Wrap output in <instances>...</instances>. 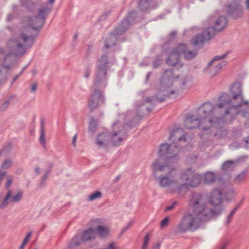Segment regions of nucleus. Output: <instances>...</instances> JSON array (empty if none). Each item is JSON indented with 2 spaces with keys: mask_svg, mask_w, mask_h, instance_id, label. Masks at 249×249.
Segmentation results:
<instances>
[{
  "mask_svg": "<svg viewBox=\"0 0 249 249\" xmlns=\"http://www.w3.org/2000/svg\"><path fill=\"white\" fill-rule=\"evenodd\" d=\"M51 8L48 6H43L41 7L38 10V16H44L49 14Z\"/></svg>",
  "mask_w": 249,
  "mask_h": 249,
  "instance_id": "e433bc0d",
  "label": "nucleus"
},
{
  "mask_svg": "<svg viewBox=\"0 0 249 249\" xmlns=\"http://www.w3.org/2000/svg\"><path fill=\"white\" fill-rule=\"evenodd\" d=\"M162 60L160 59L157 58L153 62V67L154 69H157L161 64Z\"/></svg>",
  "mask_w": 249,
  "mask_h": 249,
  "instance_id": "864d4df0",
  "label": "nucleus"
},
{
  "mask_svg": "<svg viewBox=\"0 0 249 249\" xmlns=\"http://www.w3.org/2000/svg\"><path fill=\"white\" fill-rule=\"evenodd\" d=\"M221 103L213 106V116L219 117L218 121L222 117L228 116L231 120L234 119L236 115L240 113L238 109L241 107L240 103H237L233 101L231 97L227 93H223L219 97Z\"/></svg>",
  "mask_w": 249,
  "mask_h": 249,
  "instance_id": "7ed1b4c3",
  "label": "nucleus"
},
{
  "mask_svg": "<svg viewBox=\"0 0 249 249\" xmlns=\"http://www.w3.org/2000/svg\"><path fill=\"white\" fill-rule=\"evenodd\" d=\"M105 97L104 93L100 90L94 89L88 101V106L91 112L95 110L98 106L104 103Z\"/></svg>",
  "mask_w": 249,
  "mask_h": 249,
  "instance_id": "9b49d317",
  "label": "nucleus"
},
{
  "mask_svg": "<svg viewBox=\"0 0 249 249\" xmlns=\"http://www.w3.org/2000/svg\"><path fill=\"white\" fill-rule=\"evenodd\" d=\"M201 179L199 175L196 174L195 173L193 176V177L191 178L190 180H189V185L192 187H196L200 182Z\"/></svg>",
  "mask_w": 249,
  "mask_h": 249,
  "instance_id": "473e14b6",
  "label": "nucleus"
},
{
  "mask_svg": "<svg viewBox=\"0 0 249 249\" xmlns=\"http://www.w3.org/2000/svg\"><path fill=\"white\" fill-rule=\"evenodd\" d=\"M109 63L108 56L107 53H104L98 58L95 70L107 72Z\"/></svg>",
  "mask_w": 249,
  "mask_h": 249,
  "instance_id": "f3484780",
  "label": "nucleus"
},
{
  "mask_svg": "<svg viewBox=\"0 0 249 249\" xmlns=\"http://www.w3.org/2000/svg\"><path fill=\"white\" fill-rule=\"evenodd\" d=\"M227 54H228V53H227L222 55H220V56H218V55L215 56L214 57L213 59L214 61L220 60L222 59L223 58H225L227 56Z\"/></svg>",
  "mask_w": 249,
  "mask_h": 249,
  "instance_id": "6e6d98bb",
  "label": "nucleus"
},
{
  "mask_svg": "<svg viewBox=\"0 0 249 249\" xmlns=\"http://www.w3.org/2000/svg\"><path fill=\"white\" fill-rule=\"evenodd\" d=\"M121 132V131H118L117 132H114L113 134H110L109 135L110 141L113 146H118L123 141V138L122 137L118 136L119 135V133Z\"/></svg>",
  "mask_w": 249,
  "mask_h": 249,
  "instance_id": "b1692460",
  "label": "nucleus"
},
{
  "mask_svg": "<svg viewBox=\"0 0 249 249\" xmlns=\"http://www.w3.org/2000/svg\"><path fill=\"white\" fill-rule=\"evenodd\" d=\"M10 53H5V50L3 48H0V60L5 62L6 60L11 55Z\"/></svg>",
  "mask_w": 249,
  "mask_h": 249,
  "instance_id": "c9c22d12",
  "label": "nucleus"
},
{
  "mask_svg": "<svg viewBox=\"0 0 249 249\" xmlns=\"http://www.w3.org/2000/svg\"><path fill=\"white\" fill-rule=\"evenodd\" d=\"M81 235L82 242L92 241L96 237V230L93 228H89L84 231Z\"/></svg>",
  "mask_w": 249,
  "mask_h": 249,
  "instance_id": "aec40b11",
  "label": "nucleus"
},
{
  "mask_svg": "<svg viewBox=\"0 0 249 249\" xmlns=\"http://www.w3.org/2000/svg\"><path fill=\"white\" fill-rule=\"evenodd\" d=\"M36 3L30 1L25 7L30 11H34L36 9Z\"/></svg>",
  "mask_w": 249,
  "mask_h": 249,
  "instance_id": "c03bdc74",
  "label": "nucleus"
},
{
  "mask_svg": "<svg viewBox=\"0 0 249 249\" xmlns=\"http://www.w3.org/2000/svg\"><path fill=\"white\" fill-rule=\"evenodd\" d=\"M243 200L244 198H243L233 209H235V210L237 211L238 209L240 207V206L242 204Z\"/></svg>",
  "mask_w": 249,
  "mask_h": 249,
  "instance_id": "0e129e2a",
  "label": "nucleus"
},
{
  "mask_svg": "<svg viewBox=\"0 0 249 249\" xmlns=\"http://www.w3.org/2000/svg\"><path fill=\"white\" fill-rule=\"evenodd\" d=\"M178 148L176 145H171L167 143L160 145L159 158L152 163L153 175L159 180L161 187H169L174 184L180 191L186 184H178L176 178L177 171L174 164L178 160Z\"/></svg>",
  "mask_w": 249,
  "mask_h": 249,
  "instance_id": "f257e3e1",
  "label": "nucleus"
},
{
  "mask_svg": "<svg viewBox=\"0 0 249 249\" xmlns=\"http://www.w3.org/2000/svg\"><path fill=\"white\" fill-rule=\"evenodd\" d=\"M102 196V193L100 191H96L89 196V199L92 201Z\"/></svg>",
  "mask_w": 249,
  "mask_h": 249,
  "instance_id": "ea45409f",
  "label": "nucleus"
},
{
  "mask_svg": "<svg viewBox=\"0 0 249 249\" xmlns=\"http://www.w3.org/2000/svg\"><path fill=\"white\" fill-rule=\"evenodd\" d=\"M227 8L229 14L238 15L242 13L243 11L242 7L236 0H234L227 5Z\"/></svg>",
  "mask_w": 249,
  "mask_h": 249,
  "instance_id": "6ab92c4d",
  "label": "nucleus"
},
{
  "mask_svg": "<svg viewBox=\"0 0 249 249\" xmlns=\"http://www.w3.org/2000/svg\"><path fill=\"white\" fill-rule=\"evenodd\" d=\"M137 17H127L123 19L120 23L114 28L113 32L109 34L108 36L105 41V47L109 49L110 47L116 45L117 42V36L125 34L130 26L135 24L136 18Z\"/></svg>",
  "mask_w": 249,
  "mask_h": 249,
  "instance_id": "423d86ee",
  "label": "nucleus"
},
{
  "mask_svg": "<svg viewBox=\"0 0 249 249\" xmlns=\"http://www.w3.org/2000/svg\"><path fill=\"white\" fill-rule=\"evenodd\" d=\"M108 138H109V134L106 133L99 134L96 138L97 144L101 147H106Z\"/></svg>",
  "mask_w": 249,
  "mask_h": 249,
  "instance_id": "5701e85b",
  "label": "nucleus"
},
{
  "mask_svg": "<svg viewBox=\"0 0 249 249\" xmlns=\"http://www.w3.org/2000/svg\"><path fill=\"white\" fill-rule=\"evenodd\" d=\"M199 225V218L191 214H188L183 216L182 221L178 225V231L182 233L188 231H195L198 229Z\"/></svg>",
  "mask_w": 249,
  "mask_h": 249,
  "instance_id": "1a4fd4ad",
  "label": "nucleus"
},
{
  "mask_svg": "<svg viewBox=\"0 0 249 249\" xmlns=\"http://www.w3.org/2000/svg\"><path fill=\"white\" fill-rule=\"evenodd\" d=\"M169 221V217L167 216V217H165L164 218H163L160 222V228H163L165 227V226H166L168 225Z\"/></svg>",
  "mask_w": 249,
  "mask_h": 249,
  "instance_id": "8fccbe9b",
  "label": "nucleus"
},
{
  "mask_svg": "<svg viewBox=\"0 0 249 249\" xmlns=\"http://www.w3.org/2000/svg\"><path fill=\"white\" fill-rule=\"evenodd\" d=\"M217 33L212 26L205 28L202 33L196 35L191 43L195 47L202 48L205 43L212 39Z\"/></svg>",
  "mask_w": 249,
  "mask_h": 249,
  "instance_id": "9d476101",
  "label": "nucleus"
},
{
  "mask_svg": "<svg viewBox=\"0 0 249 249\" xmlns=\"http://www.w3.org/2000/svg\"><path fill=\"white\" fill-rule=\"evenodd\" d=\"M97 122L93 117H91L90 119V122L89 125V130L91 133H93L95 131L97 127Z\"/></svg>",
  "mask_w": 249,
  "mask_h": 249,
  "instance_id": "f704fd0d",
  "label": "nucleus"
},
{
  "mask_svg": "<svg viewBox=\"0 0 249 249\" xmlns=\"http://www.w3.org/2000/svg\"><path fill=\"white\" fill-rule=\"evenodd\" d=\"M177 203V201H174L172 205H171L170 206H168L165 208V211H171L173 210L175 208V206Z\"/></svg>",
  "mask_w": 249,
  "mask_h": 249,
  "instance_id": "5fc2aeb1",
  "label": "nucleus"
},
{
  "mask_svg": "<svg viewBox=\"0 0 249 249\" xmlns=\"http://www.w3.org/2000/svg\"><path fill=\"white\" fill-rule=\"evenodd\" d=\"M191 201L193 204L194 213L198 214L202 213L206 207V203L202 196L199 194L194 195Z\"/></svg>",
  "mask_w": 249,
  "mask_h": 249,
  "instance_id": "4468645a",
  "label": "nucleus"
},
{
  "mask_svg": "<svg viewBox=\"0 0 249 249\" xmlns=\"http://www.w3.org/2000/svg\"><path fill=\"white\" fill-rule=\"evenodd\" d=\"M90 74V67L89 66H88L84 71V76L85 78L88 79L89 77Z\"/></svg>",
  "mask_w": 249,
  "mask_h": 249,
  "instance_id": "603ef678",
  "label": "nucleus"
},
{
  "mask_svg": "<svg viewBox=\"0 0 249 249\" xmlns=\"http://www.w3.org/2000/svg\"><path fill=\"white\" fill-rule=\"evenodd\" d=\"M31 235H32V232L31 231H30V232H28L27 233L26 237L23 240V241L22 244L19 247V249H23L24 247H25V246L26 245V244L28 242L29 239L30 238Z\"/></svg>",
  "mask_w": 249,
  "mask_h": 249,
  "instance_id": "a18cd8bd",
  "label": "nucleus"
},
{
  "mask_svg": "<svg viewBox=\"0 0 249 249\" xmlns=\"http://www.w3.org/2000/svg\"><path fill=\"white\" fill-rule=\"evenodd\" d=\"M12 161L10 159H7L5 160L1 165V168L2 169H6L9 168L12 165Z\"/></svg>",
  "mask_w": 249,
  "mask_h": 249,
  "instance_id": "79ce46f5",
  "label": "nucleus"
},
{
  "mask_svg": "<svg viewBox=\"0 0 249 249\" xmlns=\"http://www.w3.org/2000/svg\"><path fill=\"white\" fill-rule=\"evenodd\" d=\"M81 242H82L81 235H75L70 243L68 249H72L75 247L79 246L81 244Z\"/></svg>",
  "mask_w": 249,
  "mask_h": 249,
  "instance_id": "c756f323",
  "label": "nucleus"
},
{
  "mask_svg": "<svg viewBox=\"0 0 249 249\" xmlns=\"http://www.w3.org/2000/svg\"><path fill=\"white\" fill-rule=\"evenodd\" d=\"M187 50L188 47L187 45L185 44L181 43L176 47L173 51L175 53H177L180 56V55L181 54L184 55Z\"/></svg>",
  "mask_w": 249,
  "mask_h": 249,
  "instance_id": "2f4dec72",
  "label": "nucleus"
},
{
  "mask_svg": "<svg viewBox=\"0 0 249 249\" xmlns=\"http://www.w3.org/2000/svg\"><path fill=\"white\" fill-rule=\"evenodd\" d=\"M133 224L132 222H129L125 227H124L123 230L122 231L121 233H123L125 232L127 230H128L132 226Z\"/></svg>",
  "mask_w": 249,
  "mask_h": 249,
  "instance_id": "13d9d810",
  "label": "nucleus"
},
{
  "mask_svg": "<svg viewBox=\"0 0 249 249\" xmlns=\"http://www.w3.org/2000/svg\"><path fill=\"white\" fill-rule=\"evenodd\" d=\"M152 0H140L138 6L141 11H146L150 9Z\"/></svg>",
  "mask_w": 249,
  "mask_h": 249,
  "instance_id": "a878e982",
  "label": "nucleus"
},
{
  "mask_svg": "<svg viewBox=\"0 0 249 249\" xmlns=\"http://www.w3.org/2000/svg\"><path fill=\"white\" fill-rule=\"evenodd\" d=\"M230 91L233 101H235L237 103H240L241 107L243 105L247 106V108L243 109L241 113L244 118L249 117V102L243 101L244 97L241 83H234L231 87Z\"/></svg>",
  "mask_w": 249,
  "mask_h": 249,
  "instance_id": "6e6552de",
  "label": "nucleus"
},
{
  "mask_svg": "<svg viewBox=\"0 0 249 249\" xmlns=\"http://www.w3.org/2000/svg\"><path fill=\"white\" fill-rule=\"evenodd\" d=\"M12 195V192L11 190H8L2 203L0 205V208L1 209H4L9 204L10 201L11 202H18L20 201L23 196V193L21 191L18 192L16 195L13 196Z\"/></svg>",
  "mask_w": 249,
  "mask_h": 249,
  "instance_id": "2eb2a0df",
  "label": "nucleus"
},
{
  "mask_svg": "<svg viewBox=\"0 0 249 249\" xmlns=\"http://www.w3.org/2000/svg\"><path fill=\"white\" fill-rule=\"evenodd\" d=\"M96 235L98 234L100 237L105 238L107 237L110 233V230L103 226H97L96 230Z\"/></svg>",
  "mask_w": 249,
  "mask_h": 249,
  "instance_id": "393cba45",
  "label": "nucleus"
},
{
  "mask_svg": "<svg viewBox=\"0 0 249 249\" xmlns=\"http://www.w3.org/2000/svg\"><path fill=\"white\" fill-rule=\"evenodd\" d=\"M8 71L3 73L2 70L0 69V86L7 81Z\"/></svg>",
  "mask_w": 249,
  "mask_h": 249,
  "instance_id": "4c0bfd02",
  "label": "nucleus"
},
{
  "mask_svg": "<svg viewBox=\"0 0 249 249\" xmlns=\"http://www.w3.org/2000/svg\"><path fill=\"white\" fill-rule=\"evenodd\" d=\"M236 211L235 210V209H233L230 212V213L229 214V215H228L227 218V220H226V224L227 225H228L230 223L231 220L232 219V218L233 217V216L234 214H235Z\"/></svg>",
  "mask_w": 249,
  "mask_h": 249,
  "instance_id": "de8ad7c7",
  "label": "nucleus"
},
{
  "mask_svg": "<svg viewBox=\"0 0 249 249\" xmlns=\"http://www.w3.org/2000/svg\"><path fill=\"white\" fill-rule=\"evenodd\" d=\"M28 21V26H24L20 31L19 38L25 43L27 48H31L35 42L38 34H31V29L39 30L44 25L46 17H24Z\"/></svg>",
  "mask_w": 249,
  "mask_h": 249,
  "instance_id": "20e7f679",
  "label": "nucleus"
},
{
  "mask_svg": "<svg viewBox=\"0 0 249 249\" xmlns=\"http://www.w3.org/2000/svg\"><path fill=\"white\" fill-rule=\"evenodd\" d=\"M237 162L236 160H227L223 163L221 169L225 173H230L234 170Z\"/></svg>",
  "mask_w": 249,
  "mask_h": 249,
  "instance_id": "412c9836",
  "label": "nucleus"
},
{
  "mask_svg": "<svg viewBox=\"0 0 249 249\" xmlns=\"http://www.w3.org/2000/svg\"><path fill=\"white\" fill-rule=\"evenodd\" d=\"M120 131H121V132L119 133L120 137H122L123 138V140L126 138L127 137V132L125 129L120 130Z\"/></svg>",
  "mask_w": 249,
  "mask_h": 249,
  "instance_id": "4d7b16f0",
  "label": "nucleus"
},
{
  "mask_svg": "<svg viewBox=\"0 0 249 249\" xmlns=\"http://www.w3.org/2000/svg\"><path fill=\"white\" fill-rule=\"evenodd\" d=\"M7 47L12 52L13 54L17 56H21L25 52L23 45L17 38H12L9 39L7 43Z\"/></svg>",
  "mask_w": 249,
  "mask_h": 249,
  "instance_id": "ddd939ff",
  "label": "nucleus"
},
{
  "mask_svg": "<svg viewBox=\"0 0 249 249\" xmlns=\"http://www.w3.org/2000/svg\"><path fill=\"white\" fill-rule=\"evenodd\" d=\"M100 223L101 220L99 219H96L91 220L89 223V225L91 227L90 228H93L95 230H96L97 226H100Z\"/></svg>",
  "mask_w": 249,
  "mask_h": 249,
  "instance_id": "a19ab883",
  "label": "nucleus"
},
{
  "mask_svg": "<svg viewBox=\"0 0 249 249\" xmlns=\"http://www.w3.org/2000/svg\"><path fill=\"white\" fill-rule=\"evenodd\" d=\"M45 120L44 118L40 119V135L39 137L40 143L45 145L46 143V139L45 138V128H44Z\"/></svg>",
  "mask_w": 249,
  "mask_h": 249,
  "instance_id": "7c9ffc66",
  "label": "nucleus"
},
{
  "mask_svg": "<svg viewBox=\"0 0 249 249\" xmlns=\"http://www.w3.org/2000/svg\"><path fill=\"white\" fill-rule=\"evenodd\" d=\"M173 79V71L172 69L165 71L162 76L160 84L159 91L158 93L154 94L152 97H147L145 99L147 103H151L153 100H156L161 103L165 99L175 93L176 90H169V88L172 86Z\"/></svg>",
  "mask_w": 249,
  "mask_h": 249,
  "instance_id": "39448f33",
  "label": "nucleus"
},
{
  "mask_svg": "<svg viewBox=\"0 0 249 249\" xmlns=\"http://www.w3.org/2000/svg\"><path fill=\"white\" fill-rule=\"evenodd\" d=\"M177 35V32L175 31H172L169 35V37L172 40Z\"/></svg>",
  "mask_w": 249,
  "mask_h": 249,
  "instance_id": "052dcab7",
  "label": "nucleus"
},
{
  "mask_svg": "<svg viewBox=\"0 0 249 249\" xmlns=\"http://www.w3.org/2000/svg\"><path fill=\"white\" fill-rule=\"evenodd\" d=\"M11 98H9L4 102L1 105L0 111H4L8 108L11 102Z\"/></svg>",
  "mask_w": 249,
  "mask_h": 249,
  "instance_id": "37998d69",
  "label": "nucleus"
},
{
  "mask_svg": "<svg viewBox=\"0 0 249 249\" xmlns=\"http://www.w3.org/2000/svg\"><path fill=\"white\" fill-rule=\"evenodd\" d=\"M198 53L197 50H195L194 51H187L185 53L184 55V58L186 60H190L194 58H195L197 55Z\"/></svg>",
  "mask_w": 249,
  "mask_h": 249,
  "instance_id": "72a5a7b5",
  "label": "nucleus"
},
{
  "mask_svg": "<svg viewBox=\"0 0 249 249\" xmlns=\"http://www.w3.org/2000/svg\"><path fill=\"white\" fill-rule=\"evenodd\" d=\"M36 89V84H32V87H31L32 92H35Z\"/></svg>",
  "mask_w": 249,
  "mask_h": 249,
  "instance_id": "338daca9",
  "label": "nucleus"
},
{
  "mask_svg": "<svg viewBox=\"0 0 249 249\" xmlns=\"http://www.w3.org/2000/svg\"><path fill=\"white\" fill-rule=\"evenodd\" d=\"M242 141L245 142L246 144L249 143V136L248 137H247L244 138L242 140Z\"/></svg>",
  "mask_w": 249,
  "mask_h": 249,
  "instance_id": "774afa93",
  "label": "nucleus"
},
{
  "mask_svg": "<svg viewBox=\"0 0 249 249\" xmlns=\"http://www.w3.org/2000/svg\"><path fill=\"white\" fill-rule=\"evenodd\" d=\"M194 172L192 170L191 168H188L187 169L183 171L181 177L180 179L183 181L189 182L191 178L193 177Z\"/></svg>",
  "mask_w": 249,
  "mask_h": 249,
  "instance_id": "cd10ccee",
  "label": "nucleus"
},
{
  "mask_svg": "<svg viewBox=\"0 0 249 249\" xmlns=\"http://www.w3.org/2000/svg\"><path fill=\"white\" fill-rule=\"evenodd\" d=\"M149 235L148 234H146L144 238L143 244H144V245H147V244L149 242Z\"/></svg>",
  "mask_w": 249,
  "mask_h": 249,
  "instance_id": "bf43d9fd",
  "label": "nucleus"
},
{
  "mask_svg": "<svg viewBox=\"0 0 249 249\" xmlns=\"http://www.w3.org/2000/svg\"><path fill=\"white\" fill-rule=\"evenodd\" d=\"M228 21L227 17H218L215 20L214 25L212 27H213L216 33H219L226 28Z\"/></svg>",
  "mask_w": 249,
  "mask_h": 249,
  "instance_id": "a211bd4d",
  "label": "nucleus"
},
{
  "mask_svg": "<svg viewBox=\"0 0 249 249\" xmlns=\"http://www.w3.org/2000/svg\"><path fill=\"white\" fill-rule=\"evenodd\" d=\"M107 72L95 71L93 80V89L102 91L106 88L107 85Z\"/></svg>",
  "mask_w": 249,
  "mask_h": 249,
  "instance_id": "f8f14e48",
  "label": "nucleus"
},
{
  "mask_svg": "<svg viewBox=\"0 0 249 249\" xmlns=\"http://www.w3.org/2000/svg\"><path fill=\"white\" fill-rule=\"evenodd\" d=\"M77 134H75L73 137L72 138V145L74 146V147H76V140H77Z\"/></svg>",
  "mask_w": 249,
  "mask_h": 249,
  "instance_id": "e2e57ef3",
  "label": "nucleus"
},
{
  "mask_svg": "<svg viewBox=\"0 0 249 249\" xmlns=\"http://www.w3.org/2000/svg\"><path fill=\"white\" fill-rule=\"evenodd\" d=\"M227 64V62L225 61H221V62L219 63L218 64H217L215 67V72L217 73L219 71H220L222 68L225 66Z\"/></svg>",
  "mask_w": 249,
  "mask_h": 249,
  "instance_id": "09e8293b",
  "label": "nucleus"
},
{
  "mask_svg": "<svg viewBox=\"0 0 249 249\" xmlns=\"http://www.w3.org/2000/svg\"><path fill=\"white\" fill-rule=\"evenodd\" d=\"M53 163H50L49 164V166H48V169H47L43 177L42 178V180L40 182V184H42L43 183H44V182H45V181L46 180V179L47 178V177L48 176V175L49 174V173H50L52 168L53 167Z\"/></svg>",
  "mask_w": 249,
  "mask_h": 249,
  "instance_id": "58836bf2",
  "label": "nucleus"
},
{
  "mask_svg": "<svg viewBox=\"0 0 249 249\" xmlns=\"http://www.w3.org/2000/svg\"><path fill=\"white\" fill-rule=\"evenodd\" d=\"M247 173L248 169L243 170L240 174L237 175L234 178V183L236 184H240L244 182L247 177Z\"/></svg>",
  "mask_w": 249,
  "mask_h": 249,
  "instance_id": "bb28decb",
  "label": "nucleus"
},
{
  "mask_svg": "<svg viewBox=\"0 0 249 249\" xmlns=\"http://www.w3.org/2000/svg\"><path fill=\"white\" fill-rule=\"evenodd\" d=\"M213 104L207 102L202 105L198 109V116L188 115L186 118L184 125L188 129H194L196 127L202 129L203 131H208V133H213L214 136L220 139L226 135V133L221 128L217 129L215 132L212 130L217 127V124L214 123L218 121L219 117L213 116Z\"/></svg>",
  "mask_w": 249,
  "mask_h": 249,
  "instance_id": "f03ea898",
  "label": "nucleus"
},
{
  "mask_svg": "<svg viewBox=\"0 0 249 249\" xmlns=\"http://www.w3.org/2000/svg\"><path fill=\"white\" fill-rule=\"evenodd\" d=\"M183 129L181 128H177L173 130L170 133V136L168 138V140H171L173 138V142L172 144H169L171 145H176L178 148V152H179V147L175 143L177 142H180L182 140L184 141H186V138L184 135ZM168 144V143H167Z\"/></svg>",
  "mask_w": 249,
  "mask_h": 249,
  "instance_id": "dca6fc26",
  "label": "nucleus"
},
{
  "mask_svg": "<svg viewBox=\"0 0 249 249\" xmlns=\"http://www.w3.org/2000/svg\"><path fill=\"white\" fill-rule=\"evenodd\" d=\"M210 201L214 206L209 210L208 213H205L201 218L203 221H207L212 217L216 218L221 214L224 210V206L221 204L222 192L219 189L214 190L211 193Z\"/></svg>",
  "mask_w": 249,
  "mask_h": 249,
  "instance_id": "0eeeda50",
  "label": "nucleus"
},
{
  "mask_svg": "<svg viewBox=\"0 0 249 249\" xmlns=\"http://www.w3.org/2000/svg\"><path fill=\"white\" fill-rule=\"evenodd\" d=\"M217 176L213 172H208L204 175V180L207 184L213 183L217 179Z\"/></svg>",
  "mask_w": 249,
  "mask_h": 249,
  "instance_id": "c85d7f7f",
  "label": "nucleus"
},
{
  "mask_svg": "<svg viewBox=\"0 0 249 249\" xmlns=\"http://www.w3.org/2000/svg\"><path fill=\"white\" fill-rule=\"evenodd\" d=\"M30 0H20L21 4L25 6Z\"/></svg>",
  "mask_w": 249,
  "mask_h": 249,
  "instance_id": "69168bd1",
  "label": "nucleus"
},
{
  "mask_svg": "<svg viewBox=\"0 0 249 249\" xmlns=\"http://www.w3.org/2000/svg\"><path fill=\"white\" fill-rule=\"evenodd\" d=\"M136 125V123L134 124L133 123V120H132L130 121L127 123H126L125 124H124V129H126V128L127 127H128L129 128V129H132L133 127H134Z\"/></svg>",
  "mask_w": 249,
  "mask_h": 249,
  "instance_id": "3c124183",
  "label": "nucleus"
},
{
  "mask_svg": "<svg viewBox=\"0 0 249 249\" xmlns=\"http://www.w3.org/2000/svg\"><path fill=\"white\" fill-rule=\"evenodd\" d=\"M7 182L5 185V188L6 189H7L8 190H9V188L10 186L11 185V184L13 183V177L11 176H7Z\"/></svg>",
  "mask_w": 249,
  "mask_h": 249,
  "instance_id": "49530a36",
  "label": "nucleus"
},
{
  "mask_svg": "<svg viewBox=\"0 0 249 249\" xmlns=\"http://www.w3.org/2000/svg\"><path fill=\"white\" fill-rule=\"evenodd\" d=\"M12 148V144L11 143H8L7 145L4 146L3 148L4 150L9 151L11 150Z\"/></svg>",
  "mask_w": 249,
  "mask_h": 249,
  "instance_id": "680f3d73",
  "label": "nucleus"
},
{
  "mask_svg": "<svg viewBox=\"0 0 249 249\" xmlns=\"http://www.w3.org/2000/svg\"><path fill=\"white\" fill-rule=\"evenodd\" d=\"M180 60V56L174 51L170 53L166 60V64L169 66H175L178 64Z\"/></svg>",
  "mask_w": 249,
  "mask_h": 249,
  "instance_id": "4be33fe9",
  "label": "nucleus"
}]
</instances>
